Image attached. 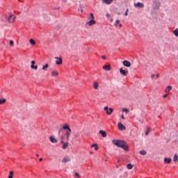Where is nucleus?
<instances>
[{"label": "nucleus", "mask_w": 178, "mask_h": 178, "mask_svg": "<svg viewBox=\"0 0 178 178\" xmlns=\"http://www.w3.org/2000/svg\"><path fill=\"white\" fill-rule=\"evenodd\" d=\"M113 144L116 147H118V148H122L124 151H129V144L123 140L114 139L113 140Z\"/></svg>", "instance_id": "nucleus-1"}, {"label": "nucleus", "mask_w": 178, "mask_h": 178, "mask_svg": "<svg viewBox=\"0 0 178 178\" xmlns=\"http://www.w3.org/2000/svg\"><path fill=\"white\" fill-rule=\"evenodd\" d=\"M63 130L65 131V136L67 141H69V137H70V134H72V129H70V125L69 124H65L63 126Z\"/></svg>", "instance_id": "nucleus-2"}, {"label": "nucleus", "mask_w": 178, "mask_h": 178, "mask_svg": "<svg viewBox=\"0 0 178 178\" xmlns=\"http://www.w3.org/2000/svg\"><path fill=\"white\" fill-rule=\"evenodd\" d=\"M153 9L159 10L161 8V2L158 0H153Z\"/></svg>", "instance_id": "nucleus-3"}, {"label": "nucleus", "mask_w": 178, "mask_h": 178, "mask_svg": "<svg viewBox=\"0 0 178 178\" xmlns=\"http://www.w3.org/2000/svg\"><path fill=\"white\" fill-rule=\"evenodd\" d=\"M120 74H122V76H127L128 73H129V70H124L123 68H120Z\"/></svg>", "instance_id": "nucleus-4"}, {"label": "nucleus", "mask_w": 178, "mask_h": 178, "mask_svg": "<svg viewBox=\"0 0 178 178\" xmlns=\"http://www.w3.org/2000/svg\"><path fill=\"white\" fill-rule=\"evenodd\" d=\"M16 19V15H11L10 17L8 18V20L10 23H13L15 20Z\"/></svg>", "instance_id": "nucleus-5"}, {"label": "nucleus", "mask_w": 178, "mask_h": 178, "mask_svg": "<svg viewBox=\"0 0 178 178\" xmlns=\"http://www.w3.org/2000/svg\"><path fill=\"white\" fill-rule=\"evenodd\" d=\"M122 65L125 66V67H130L131 66V63L129 60H124Z\"/></svg>", "instance_id": "nucleus-6"}, {"label": "nucleus", "mask_w": 178, "mask_h": 178, "mask_svg": "<svg viewBox=\"0 0 178 178\" xmlns=\"http://www.w3.org/2000/svg\"><path fill=\"white\" fill-rule=\"evenodd\" d=\"M118 127L120 131L126 130V127L122 122H118Z\"/></svg>", "instance_id": "nucleus-7"}, {"label": "nucleus", "mask_w": 178, "mask_h": 178, "mask_svg": "<svg viewBox=\"0 0 178 178\" xmlns=\"http://www.w3.org/2000/svg\"><path fill=\"white\" fill-rule=\"evenodd\" d=\"M55 59H58V60L56 61V64L57 65H62V63H63L62 57H55Z\"/></svg>", "instance_id": "nucleus-8"}, {"label": "nucleus", "mask_w": 178, "mask_h": 178, "mask_svg": "<svg viewBox=\"0 0 178 178\" xmlns=\"http://www.w3.org/2000/svg\"><path fill=\"white\" fill-rule=\"evenodd\" d=\"M134 6L135 8H144V4L143 3H134Z\"/></svg>", "instance_id": "nucleus-9"}, {"label": "nucleus", "mask_w": 178, "mask_h": 178, "mask_svg": "<svg viewBox=\"0 0 178 178\" xmlns=\"http://www.w3.org/2000/svg\"><path fill=\"white\" fill-rule=\"evenodd\" d=\"M102 3H106V5H111L113 0H102Z\"/></svg>", "instance_id": "nucleus-10"}, {"label": "nucleus", "mask_w": 178, "mask_h": 178, "mask_svg": "<svg viewBox=\"0 0 178 178\" xmlns=\"http://www.w3.org/2000/svg\"><path fill=\"white\" fill-rule=\"evenodd\" d=\"M49 140L51 141V143H53V144H56V143H58V140H56L54 136H50Z\"/></svg>", "instance_id": "nucleus-11"}, {"label": "nucleus", "mask_w": 178, "mask_h": 178, "mask_svg": "<svg viewBox=\"0 0 178 178\" xmlns=\"http://www.w3.org/2000/svg\"><path fill=\"white\" fill-rule=\"evenodd\" d=\"M63 163H66V162H70V158L69 156H65L62 159Z\"/></svg>", "instance_id": "nucleus-12"}, {"label": "nucleus", "mask_w": 178, "mask_h": 178, "mask_svg": "<svg viewBox=\"0 0 178 178\" xmlns=\"http://www.w3.org/2000/svg\"><path fill=\"white\" fill-rule=\"evenodd\" d=\"M86 24H88V26H94V24H95V20L90 19L89 22L86 23Z\"/></svg>", "instance_id": "nucleus-13"}, {"label": "nucleus", "mask_w": 178, "mask_h": 178, "mask_svg": "<svg viewBox=\"0 0 178 178\" xmlns=\"http://www.w3.org/2000/svg\"><path fill=\"white\" fill-rule=\"evenodd\" d=\"M99 133L101 134L102 137L105 138L107 136L106 132L104 130H100Z\"/></svg>", "instance_id": "nucleus-14"}, {"label": "nucleus", "mask_w": 178, "mask_h": 178, "mask_svg": "<svg viewBox=\"0 0 178 178\" xmlns=\"http://www.w3.org/2000/svg\"><path fill=\"white\" fill-rule=\"evenodd\" d=\"M103 69L104 70H107V71H109L111 70V69H112V67H111V65H104L103 66Z\"/></svg>", "instance_id": "nucleus-15"}, {"label": "nucleus", "mask_w": 178, "mask_h": 178, "mask_svg": "<svg viewBox=\"0 0 178 178\" xmlns=\"http://www.w3.org/2000/svg\"><path fill=\"white\" fill-rule=\"evenodd\" d=\"M51 76L54 77H58V76H59V73L57 71H52Z\"/></svg>", "instance_id": "nucleus-16"}, {"label": "nucleus", "mask_w": 178, "mask_h": 178, "mask_svg": "<svg viewBox=\"0 0 178 178\" xmlns=\"http://www.w3.org/2000/svg\"><path fill=\"white\" fill-rule=\"evenodd\" d=\"M94 147H95V151H98V149H99V147H98V145H97V143L92 144V145H91V148H94Z\"/></svg>", "instance_id": "nucleus-17"}, {"label": "nucleus", "mask_w": 178, "mask_h": 178, "mask_svg": "<svg viewBox=\"0 0 178 178\" xmlns=\"http://www.w3.org/2000/svg\"><path fill=\"white\" fill-rule=\"evenodd\" d=\"M165 163H170L172 162V159L170 158H165L164 159Z\"/></svg>", "instance_id": "nucleus-18"}, {"label": "nucleus", "mask_w": 178, "mask_h": 178, "mask_svg": "<svg viewBox=\"0 0 178 178\" xmlns=\"http://www.w3.org/2000/svg\"><path fill=\"white\" fill-rule=\"evenodd\" d=\"M106 113L107 115H112V113H113V108H109Z\"/></svg>", "instance_id": "nucleus-19"}, {"label": "nucleus", "mask_w": 178, "mask_h": 178, "mask_svg": "<svg viewBox=\"0 0 178 178\" xmlns=\"http://www.w3.org/2000/svg\"><path fill=\"white\" fill-rule=\"evenodd\" d=\"M63 149H66V148H67V147H69V143L67 142H66L65 143H63Z\"/></svg>", "instance_id": "nucleus-20"}, {"label": "nucleus", "mask_w": 178, "mask_h": 178, "mask_svg": "<svg viewBox=\"0 0 178 178\" xmlns=\"http://www.w3.org/2000/svg\"><path fill=\"white\" fill-rule=\"evenodd\" d=\"M29 42L31 44V45H35V40H34L33 38L29 40Z\"/></svg>", "instance_id": "nucleus-21"}, {"label": "nucleus", "mask_w": 178, "mask_h": 178, "mask_svg": "<svg viewBox=\"0 0 178 178\" xmlns=\"http://www.w3.org/2000/svg\"><path fill=\"white\" fill-rule=\"evenodd\" d=\"M172 33L174 35H175V37H178V29H176L175 30H174Z\"/></svg>", "instance_id": "nucleus-22"}, {"label": "nucleus", "mask_w": 178, "mask_h": 178, "mask_svg": "<svg viewBox=\"0 0 178 178\" xmlns=\"http://www.w3.org/2000/svg\"><path fill=\"white\" fill-rule=\"evenodd\" d=\"M6 102V99H0V105H3Z\"/></svg>", "instance_id": "nucleus-23"}, {"label": "nucleus", "mask_w": 178, "mask_h": 178, "mask_svg": "<svg viewBox=\"0 0 178 178\" xmlns=\"http://www.w3.org/2000/svg\"><path fill=\"white\" fill-rule=\"evenodd\" d=\"M99 86L98 85V83L94 82L93 87H94L95 90H97Z\"/></svg>", "instance_id": "nucleus-24"}, {"label": "nucleus", "mask_w": 178, "mask_h": 178, "mask_svg": "<svg viewBox=\"0 0 178 178\" xmlns=\"http://www.w3.org/2000/svg\"><path fill=\"white\" fill-rule=\"evenodd\" d=\"M139 154H140V155H147V151L141 150L139 152Z\"/></svg>", "instance_id": "nucleus-25"}, {"label": "nucleus", "mask_w": 178, "mask_h": 178, "mask_svg": "<svg viewBox=\"0 0 178 178\" xmlns=\"http://www.w3.org/2000/svg\"><path fill=\"white\" fill-rule=\"evenodd\" d=\"M174 162H178V156L177 154H175L174 158H173Z\"/></svg>", "instance_id": "nucleus-26"}, {"label": "nucleus", "mask_w": 178, "mask_h": 178, "mask_svg": "<svg viewBox=\"0 0 178 178\" xmlns=\"http://www.w3.org/2000/svg\"><path fill=\"white\" fill-rule=\"evenodd\" d=\"M133 165H131V163H128L127 165V169H133Z\"/></svg>", "instance_id": "nucleus-27"}, {"label": "nucleus", "mask_w": 178, "mask_h": 178, "mask_svg": "<svg viewBox=\"0 0 178 178\" xmlns=\"http://www.w3.org/2000/svg\"><path fill=\"white\" fill-rule=\"evenodd\" d=\"M170 90H172V86H168L165 89V92H169V91H170Z\"/></svg>", "instance_id": "nucleus-28"}, {"label": "nucleus", "mask_w": 178, "mask_h": 178, "mask_svg": "<svg viewBox=\"0 0 178 178\" xmlns=\"http://www.w3.org/2000/svg\"><path fill=\"white\" fill-rule=\"evenodd\" d=\"M60 139H61V141H60L61 144H64L65 141H63V140H65V136L62 135L60 136Z\"/></svg>", "instance_id": "nucleus-29"}, {"label": "nucleus", "mask_w": 178, "mask_h": 178, "mask_svg": "<svg viewBox=\"0 0 178 178\" xmlns=\"http://www.w3.org/2000/svg\"><path fill=\"white\" fill-rule=\"evenodd\" d=\"M49 66V65L46 64L45 65H44L42 67V70H47V69H48Z\"/></svg>", "instance_id": "nucleus-30"}, {"label": "nucleus", "mask_w": 178, "mask_h": 178, "mask_svg": "<svg viewBox=\"0 0 178 178\" xmlns=\"http://www.w3.org/2000/svg\"><path fill=\"white\" fill-rule=\"evenodd\" d=\"M31 69H34L35 70H37L38 69V65H31Z\"/></svg>", "instance_id": "nucleus-31"}, {"label": "nucleus", "mask_w": 178, "mask_h": 178, "mask_svg": "<svg viewBox=\"0 0 178 178\" xmlns=\"http://www.w3.org/2000/svg\"><path fill=\"white\" fill-rule=\"evenodd\" d=\"M13 174H14V172L10 171V175L8 176V178H13Z\"/></svg>", "instance_id": "nucleus-32"}, {"label": "nucleus", "mask_w": 178, "mask_h": 178, "mask_svg": "<svg viewBox=\"0 0 178 178\" xmlns=\"http://www.w3.org/2000/svg\"><path fill=\"white\" fill-rule=\"evenodd\" d=\"M122 111H123V112H125L126 113H128L129 112V109L126 108H123Z\"/></svg>", "instance_id": "nucleus-33"}, {"label": "nucleus", "mask_w": 178, "mask_h": 178, "mask_svg": "<svg viewBox=\"0 0 178 178\" xmlns=\"http://www.w3.org/2000/svg\"><path fill=\"white\" fill-rule=\"evenodd\" d=\"M10 47H13V45H15V42H13V40H10Z\"/></svg>", "instance_id": "nucleus-34"}, {"label": "nucleus", "mask_w": 178, "mask_h": 178, "mask_svg": "<svg viewBox=\"0 0 178 178\" xmlns=\"http://www.w3.org/2000/svg\"><path fill=\"white\" fill-rule=\"evenodd\" d=\"M104 111H106V113H108V111H109V107H108V106H105L104 107Z\"/></svg>", "instance_id": "nucleus-35"}, {"label": "nucleus", "mask_w": 178, "mask_h": 178, "mask_svg": "<svg viewBox=\"0 0 178 178\" xmlns=\"http://www.w3.org/2000/svg\"><path fill=\"white\" fill-rule=\"evenodd\" d=\"M118 24H120V20L119 19L116 20V23L115 24V26H118Z\"/></svg>", "instance_id": "nucleus-36"}, {"label": "nucleus", "mask_w": 178, "mask_h": 178, "mask_svg": "<svg viewBox=\"0 0 178 178\" xmlns=\"http://www.w3.org/2000/svg\"><path fill=\"white\" fill-rule=\"evenodd\" d=\"M75 176L76 178H80V174H79V172H76Z\"/></svg>", "instance_id": "nucleus-37"}, {"label": "nucleus", "mask_w": 178, "mask_h": 178, "mask_svg": "<svg viewBox=\"0 0 178 178\" xmlns=\"http://www.w3.org/2000/svg\"><path fill=\"white\" fill-rule=\"evenodd\" d=\"M127 15H129V8L127 9L125 13H124V15L125 16H127Z\"/></svg>", "instance_id": "nucleus-38"}, {"label": "nucleus", "mask_w": 178, "mask_h": 178, "mask_svg": "<svg viewBox=\"0 0 178 178\" xmlns=\"http://www.w3.org/2000/svg\"><path fill=\"white\" fill-rule=\"evenodd\" d=\"M149 134V129H147V131L145 132V136H148Z\"/></svg>", "instance_id": "nucleus-39"}, {"label": "nucleus", "mask_w": 178, "mask_h": 178, "mask_svg": "<svg viewBox=\"0 0 178 178\" xmlns=\"http://www.w3.org/2000/svg\"><path fill=\"white\" fill-rule=\"evenodd\" d=\"M35 63V60H32L31 66H34Z\"/></svg>", "instance_id": "nucleus-40"}, {"label": "nucleus", "mask_w": 178, "mask_h": 178, "mask_svg": "<svg viewBox=\"0 0 178 178\" xmlns=\"http://www.w3.org/2000/svg\"><path fill=\"white\" fill-rule=\"evenodd\" d=\"M62 130H63V127L62 128H60L58 130V134H60V131H62Z\"/></svg>", "instance_id": "nucleus-41"}, {"label": "nucleus", "mask_w": 178, "mask_h": 178, "mask_svg": "<svg viewBox=\"0 0 178 178\" xmlns=\"http://www.w3.org/2000/svg\"><path fill=\"white\" fill-rule=\"evenodd\" d=\"M90 19H94V14L90 13Z\"/></svg>", "instance_id": "nucleus-42"}, {"label": "nucleus", "mask_w": 178, "mask_h": 178, "mask_svg": "<svg viewBox=\"0 0 178 178\" xmlns=\"http://www.w3.org/2000/svg\"><path fill=\"white\" fill-rule=\"evenodd\" d=\"M163 98H168V94H165L163 95Z\"/></svg>", "instance_id": "nucleus-43"}, {"label": "nucleus", "mask_w": 178, "mask_h": 178, "mask_svg": "<svg viewBox=\"0 0 178 178\" xmlns=\"http://www.w3.org/2000/svg\"><path fill=\"white\" fill-rule=\"evenodd\" d=\"M14 13H15L16 15H20V13H19V12L16 13V11H14Z\"/></svg>", "instance_id": "nucleus-44"}, {"label": "nucleus", "mask_w": 178, "mask_h": 178, "mask_svg": "<svg viewBox=\"0 0 178 178\" xmlns=\"http://www.w3.org/2000/svg\"><path fill=\"white\" fill-rule=\"evenodd\" d=\"M102 59H106V57L105 56H102Z\"/></svg>", "instance_id": "nucleus-45"}, {"label": "nucleus", "mask_w": 178, "mask_h": 178, "mask_svg": "<svg viewBox=\"0 0 178 178\" xmlns=\"http://www.w3.org/2000/svg\"><path fill=\"white\" fill-rule=\"evenodd\" d=\"M156 79H159V74H157L156 75Z\"/></svg>", "instance_id": "nucleus-46"}, {"label": "nucleus", "mask_w": 178, "mask_h": 178, "mask_svg": "<svg viewBox=\"0 0 178 178\" xmlns=\"http://www.w3.org/2000/svg\"><path fill=\"white\" fill-rule=\"evenodd\" d=\"M151 77L154 79V77H155V74H152Z\"/></svg>", "instance_id": "nucleus-47"}, {"label": "nucleus", "mask_w": 178, "mask_h": 178, "mask_svg": "<svg viewBox=\"0 0 178 178\" xmlns=\"http://www.w3.org/2000/svg\"><path fill=\"white\" fill-rule=\"evenodd\" d=\"M118 25H119V27H122L123 26L122 24H119Z\"/></svg>", "instance_id": "nucleus-48"}, {"label": "nucleus", "mask_w": 178, "mask_h": 178, "mask_svg": "<svg viewBox=\"0 0 178 178\" xmlns=\"http://www.w3.org/2000/svg\"><path fill=\"white\" fill-rule=\"evenodd\" d=\"M39 161H40V162H42V158H40V159H39Z\"/></svg>", "instance_id": "nucleus-49"}, {"label": "nucleus", "mask_w": 178, "mask_h": 178, "mask_svg": "<svg viewBox=\"0 0 178 178\" xmlns=\"http://www.w3.org/2000/svg\"><path fill=\"white\" fill-rule=\"evenodd\" d=\"M122 119L124 120V115H122Z\"/></svg>", "instance_id": "nucleus-50"}, {"label": "nucleus", "mask_w": 178, "mask_h": 178, "mask_svg": "<svg viewBox=\"0 0 178 178\" xmlns=\"http://www.w3.org/2000/svg\"><path fill=\"white\" fill-rule=\"evenodd\" d=\"M4 17H5V19H8V16L7 15H5Z\"/></svg>", "instance_id": "nucleus-51"}, {"label": "nucleus", "mask_w": 178, "mask_h": 178, "mask_svg": "<svg viewBox=\"0 0 178 178\" xmlns=\"http://www.w3.org/2000/svg\"><path fill=\"white\" fill-rule=\"evenodd\" d=\"M36 156H37V157L40 156V154H36Z\"/></svg>", "instance_id": "nucleus-52"}, {"label": "nucleus", "mask_w": 178, "mask_h": 178, "mask_svg": "<svg viewBox=\"0 0 178 178\" xmlns=\"http://www.w3.org/2000/svg\"><path fill=\"white\" fill-rule=\"evenodd\" d=\"M90 155L92 154V152H90Z\"/></svg>", "instance_id": "nucleus-53"}, {"label": "nucleus", "mask_w": 178, "mask_h": 178, "mask_svg": "<svg viewBox=\"0 0 178 178\" xmlns=\"http://www.w3.org/2000/svg\"><path fill=\"white\" fill-rule=\"evenodd\" d=\"M54 9H59V8H55Z\"/></svg>", "instance_id": "nucleus-54"}, {"label": "nucleus", "mask_w": 178, "mask_h": 178, "mask_svg": "<svg viewBox=\"0 0 178 178\" xmlns=\"http://www.w3.org/2000/svg\"><path fill=\"white\" fill-rule=\"evenodd\" d=\"M107 16H109V14H107Z\"/></svg>", "instance_id": "nucleus-55"}]
</instances>
